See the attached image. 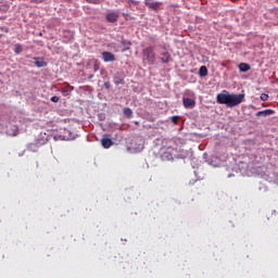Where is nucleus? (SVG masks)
Segmentation results:
<instances>
[{
  "instance_id": "1",
  "label": "nucleus",
  "mask_w": 278,
  "mask_h": 278,
  "mask_svg": "<svg viewBox=\"0 0 278 278\" xmlns=\"http://www.w3.org/2000/svg\"><path fill=\"white\" fill-rule=\"evenodd\" d=\"M216 101L219 105H226V108H238L240 103H244V93H229L227 90H223L216 96Z\"/></svg>"
},
{
  "instance_id": "2",
  "label": "nucleus",
  "mask_w": 278,
  "mask_h": 278,
  "mask_svg": "<svg viewBox=\"0 0 278 278\" xmlns=\"http://www.w3.org/2000/svg\"><path fill=\"white\" fill-rule=\"evenodd\" d=\"M141 60L144 66H155L157 64V53H155V46H147L141 51Z\"/></svg>"
},
{
  "instance_id": "3",
  "label": "nucleus",
  "mask_w": 278,
  "mask_h": 278,
  "mask_svg": "<svg viewBox=\"0 0 278 278\" xmlns=\"http://www.w3.org/2000/svg\"><path fill=\"white\" fill-rule=\"evenodd\" d=\"M160 49L159 51V62L161 64H170V61L173 60V54H170V51H168V46L163 42L157 46Z\"/></svg>"
},
{
  "instance_id": "4",
  "label": "nucleus",
  "mask_w": 278,
  "mask_h": 278,
  "mask_svg": "<svg viewBox=\"0 0 278 278\" xmlns=\"http://www.w3.org/2000/svg\"><path fill=\"white\" fill-rule=\"evenodd\" d=\"M144 5L152 10V12H162L164 2L153 1V0H144Z\"/></svg>"
},
{
  "instance_id": "5",
  "label": "nucleus",
  "mask_w": 278,
  "mask_h": 278,
  "mask_svg": "<svg viewBox=\"0 0 278 278\" xmlns=\"http://www.w3.org/2000/svg\"><path fill=\"white\" fill-rule=\"evenodd\" d=\"M118 18H119L118 12H115V11H111L105 15L106 23H112V24L118 23Z\"/></svg>"
},
{
  "instance_id": "6",
  "label": "nucleus",
  "mask_w": 278,
  "mask_h": 278,
  "mask_svg": "<svg viewBox=\"0 0 278 278\" xmlns=\"http://www.w3.org/2000/svg\"><path fill=\"white\" fill-rule=\"evenodd\" d=\"M62 38H63V41L66 43L73 42V40L75 39V33L73 30L65 29L63 30Z\"/></svg>"
},
{
  "instance_id": "7",
  "label": "nucleus",
  "mask_w": 278,
  "mask_h": 278,
  "mask_svg": "<svg viewBox=\"0 0 278 278\" xmlns=\"http://www.w3.org/2000/svg\"><path fill=\"white\" fill-rule=\"evenodd\" d=\"M60 138L61 140H75L76 138H78V136L71 132V130L68 129H64L63 135H60Z\"/></svg>"
},
{
  "instance_id": "8",
  "label": "nucleus",
  "mask_w": 278,
  "mask_h": 278,
  "mask_svg": "<svg viewBox=\"0 0 278 278\" xmlns=\"http://www.w3.org/2000/svg\"><path fill=\"white\" fill-rule=\"evenodd\" d=\"M102 60L103 62H116V55L112 52L104 51L102 52Z\"/></svg>"
},
{
  "instance_id": "9",
  "label": "nucleus",
  "mask_w": 278,
  "mask_h": 278,
  "mask_svg": "<svg viewBox=\"0 0 278 278\" xmlns=\"http://www.w3.org/2000/svg\"><path fill=\"white\" fill-rule=\"evenodd\" d=\"M121 45H122V48H121L122 53H125V51H129V49H131V41L125 39L124 37H122L121 39Z\"/></svg>"
},
{
  "instance_id": "10",
  "label": "nucleus",
  "mask_w": 278,
  "mask_h": 278,
  "mask_svg": "<svg viewBox=\"0 0 278 278\" xmlns=\"http://www.w3.org/2000/svg\"><path fill=\"white\" fill-rule=\"evenodd\" d=\"M33 60L35 61V66L37 68H45L48 64L47 61H45V58L34 56Z\"/></svg>"
},
{
  "instance_id": "11",
  "label": "nucleus",
  "mask_w": 278,
  "mask_h": 278,
  "mask_svg": "<svg viewBox=\"0 0 278 278\" xmlns=\"http://www.w3.org/2000/svg\"><path fill=\"white\" fill-rule=\"evenodd\" d=\"M113 81L115 86L125 85V76H123L121 73H116L113 77Z\"/></svg>"
},
{
  "instance_id": "12",
  "label": "nucleus",
  "mask_w": 278,
  "mask_h": 278,
  "mask_svg": "<svg viewBox=\"0 0 278 278\" xmlns=\"http://www.w3.org/2000/svg\"><path fill=\"white\" fill-rule=\"evenodd\" d=\"M182 105L187 110H190V109L194 108V105H197V101H194V100H192L190 98H184L182 99Z\"/></svg>"
},
{
  "instance_id": "13",
  "label": "nucleus",
  "mask_w": 278,
  "mask_h": 278,
  "mask_svg": "<svg viewBox=\"0 0 278 278\" xmlns=\"http://www.w3.org/2000/svg\"><path fill=\"white\" fill-rule=\"evenodd\" d=\"M73 90H75V88L65 83V87L62 88L61 92L64 97H71Z\"/></svg>"
},
{
  "instance_id": "14",
  "label": "nucleus",
  "mask_w": 278,
  "mask_h": 278,
  "mask_svg": "<svg viewBox=\"0 0 278 278\" xmlns=\"http://www.w3.org/2000/svg\"><path fill=\"white\" fill-rule=\"evenodd\" d=\"M239 71L240 73H249V71H251V65H249L248 63H240Z\"/></svg>"
},
{
  "instance_id": "15",
  "label": "nucleus",
  "mask_w": 278,
  "mask_h": 278,
  "mask_svg": "<svg viewBox=\"0 0 278 278\" xmlns=\"http://www.w3.org/2000/svg\"><path fill=\"white\" fill-rule=\"evenodd\" d=\"M270 114H275V110L267 109V110H264V111H258L256 113V116H268Z\"/></svg>"
},
{
  "instance_id": "16",
  "label": "nucleus",
  "mask_w": 278,
  "mask_h": 278,
  "mask_svg": "<svg viewBox=\"0 0 278 278\" xmlns=\"http://www.w3.org/2000/svg\"><path fill=\"white\" fill-rule=\"evenodd\" d=\"M8 136H18V126H11V129L7 130Z\"/></svg>"
},
{
  "instance_id": "17",
  "label": "nucleus",
  "mask_w": 278,
  "mask_h": 278,
  "mask_svg": "<svg viewBox=\"0 0 278 278\" xmlns=\"http://www.w3.org/2000/svg\"><path fill=\"white\" fill-rule=\"evenodd\" d=\"M124 116H125V118H132L134 117V111L129 108L124 109Z\"/></svg>"
},
{
  "instance_id": "18",
  "label": "nucleus",
  "mask_w": 278,
  "mask_h": 278,
  "mask_svg": "<svg viewBox=\"0 0 278 278\" xmlns=\"http://www.w3.org/2000/svg\"><path fill=\"white\" fill-rule=\"evenodd\" d=\"M14 53L15 55H21L23 53V45L16 43L14 47Z\"/></svg>"
},
{
  "instance_id": "19",
  "label": "nucleus",
  "mask_w": 278,
  "mask_h": 278,
  "mask_svg": "<svg viewBox=\"0 0 278 278\" xmlns=\"http://www.w3.org/2000/svg\"><path fill=\"white\" fill-rule=\"evenodd\" d=\"M199 76L200 77H207V67L205 65H202L199 70Z\"/></svg>"
},
{
  "instance_id": "20",
  "label": "nucleus",
  "mask_w": 278,
  "mask_h": 278,
  "mask_svg": "<svg viewBox=\"0 0 278 278\" xmlns=\"http://www.w3.org/2000/svg\"><path fill=\"white\" fill-rule=\"evenodd\" d=\"M180 118L181 117L179 115H174L170 117V121H172L173 125H178Z\"/></svg>"
},
{
  "instance_id": "21",
  "label": "nucleus",
  "mask_w": 278,
  "mask_h": 278,
  "mask_svg": "<svg viewBox=\"0 0 278 278\" xmlns=\"http://www.w3.org/2000/svg\"><path fill=\"white\" fill-rule=\"evenodd\" d=\"M87 3H91L92 5H99L101 3V0H85Z\"/></svg>"
},
{
  "instance_id": "22",
  "label": "nucleus",
  "mask_w": 278,
  "mask_h": 278,
  "mask_svg": "<svg viewBox=\"0 0 278 278\" xmlns=\"http://www.w3.org/2000/svg\"><path fill=\"white\" fill-rule=\"evenodd\" d=\"M105 118H106L105 113H99V114H98V121H100L101 123H102L103 121H105Z\"/></svg>"
},
{
  "instance_id": "23",
  "label": "nucleus",
  "mask_w": 278,
  "mask_h": 278,
  "mask_svg": "<svg viewBox=\"0 0 278 278\" xmlns=\"http://www.w3.org/2000/svg\"><path fill=\"white\" fill-rule=\"evenodd\" d=\"M0 31H4V34H9L10 33V28H8L5 26H1L0 27Z\"/></svg>"
},
{
  "instance_id": "24",
  "label": "nucleus",
  "mask_w": 278,
  "mask_h": 278,
  "mask_svg": "<svg viewBox=\"0 0 278 278\" xmlns=\"http://www.w3.org/2000/svg\"><path fill=\"white\" fill-rule=\"evenodd\" d=\"M261 101H268V94L267 93H262L261 94Z\"/></svg>"
},
{
  "instance_id": "25",
  "label": "nucleus",
  "mask_w": 278,
  "mask_h": 278,
  "mask_svg": "<svg viewBox=\"0 0 278 278\" xmlns=\"http://www.w3.org/2000/svg\"><path fill=\"white\" fill-rule=\"evenodd\" d=\"M50 101H52V103H58L60 101V97L54 96L50 99Z\"/></svg>"
},
{
  "instance_id": "26",
  "label": "nucleus",
  "mask_w": 278,
  "mask_h": 278,
  "mask_svg": "<svg viewBox=\"0 0 278 278\" xmlns=\"http://www.w3.org/2000/svg\"><path fill=\"white\" fill-rule=\"evenodd\" d=\"M104 88H106V90H110V88H112V84H110V81H105Z\"/></svg>"
},
{
  "instance_id": "27",
  "label": "nucleus",
  "mask_w": 278,
  "mask_h": 278,
  "mask_svg": "<svg viewBox=\"0 0 278 278\" xmlns=\"http://www.w3.org/2000/svg\"><path fill=\"white\" fill-rule=\"evenodd\" d=\"M123 16H127L128 18H132L131 16H129V13H123Z\"/></svg>"
},
{
  "instance_id": "28",
  "label": "nucleus",
  "mask_w": 278,
  "mask_h": 278,
  "mask_svg": "<svg viewBox=\"0 0 278 278\" xmlns=\"http://www.w3.org/2000/svg\"><path fill=\"white\" fill-rule=\"evenodd\" d=\"M101 140H112L110 137H102Z\"/></svg>"
},
{
  "instance_id": "29",
  "label": "nucleus",
  "mask_w": 278,
  "mask_h": 278,
  "mask_svg": "<svg viewBox=\"0 0 278 278\" xmlns=\"http://www.w3.org/2000/svg\"><path fill=\"white\" fill-rule=\"evenodd\" d=\"M93 68L94 71H99V65L94 64Z\"/></svg>"
},
{
  "instance_id": "30",
  "label": "nucleus",
  "mask_w": 278,
  "mask_h": 278,
  "mask_svg": "<svg viewBox=\"0 0 278 278\" xmlns=\"http://www.w3.org/2000/svg\"><path fill=\"white\" fill-rule=\"evenodd\" d=\"M128 3H136V1H134V0H128Z\"/></svg>"
},
{
  "instance_id": "31",
  "label": "nucleus",
  "mask_w": 278,
  "mask_h": 278,
  "mask_svg": "<svg viewBox=\"0 0 278 278\" xmlns=\"http://www.w3.org/2000/svg\"><path fill=\"white\" fill-rule=\"evenodd\" d=\"M134 123H135V125H140V122H137V121H136V122H134Z\"/></svg>"
},
{
  "instance_id": "32",
  "label": "nucleus",
  "mask_w": 278,
  "mask_h": 278,
  "mask_svg": "<svg viewBox=\"0 0 278 278\" xmlns=\"http://www.w3.org/2000/svg\"><path fill=\"white\" fill-rule=\"evenodd\" d=\"M0 38H3V34H0Z\"/></svg>"
}]
</instances>
